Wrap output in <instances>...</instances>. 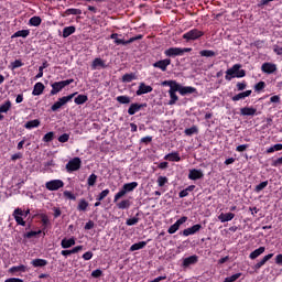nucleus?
Returning <instances> with one entry per match:
<instances>
[{"label": "nucleus", "mask_w": 282, "mask_h": 282, "mask_svg": "<svg viewBox=\"0 0 282 282\" xmlns=\"http://www.w3.org/2000/svg\"><path fill=\"white\" fill-rule=\"evenodd\" d=\"M43 232V230H37V231H29L26 234L23 235L24 239H32V237H39V235H41Z\"/></svg>", "instance_id": "obj_49"}, {"label": "nucleus", "mask_w": 282, "mask_h": 282, "mask_svg": "<svg viewBox=\"0 0 282 282\" xmlns=\"http://www.w3.org/2000/svg\"><path fill=\"white\" fill-rule=\"evenodd\" d=\"M202 177H204V172H202V170H197V169H193L189 170L188 173V180H202Z\"/></svg>", "instance_id": "obj_17"}, {"label": "nucleus", "mask_w": 282, "mask_h": 282, "mask_svg": "<svg viewBox=\"0 0 282 282\" xmlns=\"http://www.w3.org/2000/svg\"><path fill=\"white\" fill-rule=\"evenodd\" d=\"M267 186H268V181L261 182L254 187V193H261V191H263V188H267Z\"/></svg>", "instance_id": "obj_52"}, {"label": "nucleus", "mask_w": 282, "mask_h": 282, "mask_svg": "<svg viewBox=\"0 0 282 282\" xmlns=\"http://www.w3.org/2000/svg\"><path fill=\"white\" fill-rule=\"evenodd\" d=\"M108 65L100 57H96L91 63V69H107Z\"/></svg>", "instance_id": "obj_14"}, {"label": "nucleus", "mask_w": 282, "mask_h": 282, "mask_svg": "<svg viewBox=\"0 0 282 282\" xmlns=\"http://www.w3.org/2000/svg\"><path fill=\"white\" fill-rule=\"evenodd\" d=\"M246 70L241 69V64H235L231 68L226 70L225 79L232 80V78H245Z\"/></svg>", "instance_id": "obj_1"}, {"label": "nucleus", "mask_w": 282, "mask_h": 282, "mask_svg": "<svg viewBox=\"0 0 282 282\" xmlns=\"http://www.w3.org/2000/svg\"><path fill=\"white\" fill-rule=\"evenodd\" d=\"M132 80H135V74L133 73L124 74L122 76V83H131Z\"/></svg>", "instance_id": "obj_47"}, {"label": "nucleus", "mask_w": 282, "mask_h": 282, "mask_svg": "<svg viewBox=\"0 0 282 282\" xmlns=\"http://www.w3.org/2000/svg\"><path fill=\"white\" fill-rule=\"evenodd\" d=\"M188 221V217L183 216L181 217L176 224L172 225L169 229L167 232L169 235H175L176 231L180 230V226H182V224H186Z\"/></svg>", "instance_id": "obj_10"}, {"label": "nucleus", "mask_w": 282, "mask_h": 282, "mask_svg": "<svg viewBox=\"0 0 282 282\" xmlns=\"http://www.w3.org/2000/svg\"><path fill=\"white\" fill-rule=\"evenodd\" d=\"M87 100H89V97H87V95H78L74 102L75 105H85V102H87Z\"/></svg>", "instance_id": "obj_41"}, {"label": "nucleus", "mask_w": 282, "mask_h": 282, "mask_svg": "<svg viewBox=\"0 0 282 282\" xmlns=\"http://www.w3.org/2000/svg\"><path fill=\"white\" fill-rule=\"evenodd\" d=\"M218 219H219V221H221V224H226V221H232V219H235V214L234 213H227V214L221 213L218 216Z\"/></svg>", "instance_id": "obj_25"}, {"label": "nucleus", "mask_w": 282, "mask_h": 282, "mask_svg": "<svg viewBox=\"0 0 282 282\" xmlns=\"http://www.w3.org/2000/svg\"><path fill=\"white\" fill-rule=\"evenodd\" d=\"M202 36H204V31H200L199 29H192L183 34L185 41H197V39H202Z\"/></svg>", "instance_id": "obj_7"}, {"label": "nucleus", "mask_w": 282, "mask_h": 282, "mask_svg": "<svg viewBox=\"0 0 282 282\" xmlns=\"http://www.w3.org/2000/svg\"><path fill=\"white\" fill-rule=\"evenodd\" d=\"M74 96H76V93L58 98V100L51 106V111H58V109H63V107H65V105L69 102Z\"/></svg>", "instance_id": "obj_4"}, {"label": "nucleus", "mask_w": 282, "mask_h": 282, "mask_svg": "<svg viewBox=\"0 0 282 282\" xmlns=\"http://www.w3.org/2000/svg\"><path fill=\"white\" fill-rule=\"evenodd\" d=\"M61 246L62 248H64L65 250H67V248H72V246H76V239L75 238H64L62 241H61Z\"/></svg>", "instance_id": "obj_26"}, {"label": "nucleus", "mask_w": 282, "mask_h": 282, "mask_svg": "<svg viewBox=\"0 0 282 282\" xmlns=\"http://www.w3.org/2000/svg\"><path fill=\"white\" fill-rule=\"evenodd\" d=\"M12 215L18 226H25V220H23V217H28L30 215V209L23 212L21 208H15Z\"/></svg>", "instance_id": "obj_6"}, {"label": "nucleus", "mask_w": 282, "mask_h": 282, "mask_svg": "<svg viewBox=\"0 0 282 282\" xmlns=\"http://www.w3.org/2000/svg\"><path fill=\"white\" fill-rule=\"evenodd\" d=\"M169 65H171V58L160 59L153 64V67L156 69H161V72H166L169 68Z\"/></svg>", "instance_id": "obj_11"}, {"label": "nucleus", "mask_w": 282, "mask_h": 282, "mask_svg": "<svg viewBox=\"0 0 282 282\" xmlns=\"http://www.w3.org/2000/svg\"><path fill=\"white\" fill-rule=\"evenodd\" d=\"M110 191L104 189L101 193H99V195L96 197L97 202H102V199H105V197H107L109 195Z\"/></svg>", "instance_id": "obj_54"}, {"label": "nucleus", "mask_w": 282, "mask_h": 282, "mask_svg": "<svg viewBox=\"0 0 282 282\" xmlns=\"http://www.w3.org/2000/svg\"><path fill=\"white\" fill-rule=\"evenodd\" d=\"M110 39H112V41H115L116 45H129L131 43H134V41H142V39H144V35L139 34V35H135V36L130 37L129 40L124 41L123 39H118V33H112L110 35Z\"/></svg>", "instance_id": "obj_2"}, {"label": "nucleus", "mask_w": 282, "mask_h": 282, "mask_svg": "<svg viewBox=\"0 0 282 282\" xmlns=\"http://www.w3.org/2000/svg\"><path fill=\"white\" fill-rule=\"evenodd\" d=\"M63 196L65 197V199H70L73 202H76V195H74V193L69 191H64Z\"/></svg>", "instance_id": "obj_55"}, {"label": "nucleus", "mask_w": 282, "mask_h": 282, "mask_svg": "<svg viewBox=\"0 0 282 282\" xmlns=\"http://www.w3.org/2000/svg\"><path fill=\"white\" fill-rule=\"evenodd\" d=\"M12 108V102L10 100H7L4 104L0 106V113H8L10 109Z\"/></svg>", "instance_id": "obj_40"}, {"label": "nucleus", "mask_w": 282, "mask_h": 282, "mask_svg": "<svg viewBox=\"0 0 282 282\" xmlns=\"http://www.w3.org/2000/svg\"><path fill=\"white\" fill-rule=\"evenodd\" d=\"M28 36H30V30H20V31H17V32L11 36V39H19V37L28 39Z\"/></svg>", "instance_id": "obj_32"}, {"label": "nucleus", "mask_w": 282, "mask_h": 282, "mask_svg": "<svg viewBox=\"0 0 282 282\" xmlns=\"http://www.w3.org/2000/svg\"><path fill=\"white\" fill-rule=\"evenodd\" d=\"M261 70L264 74H274V72H276V64H272V63H263L261 66Z\"/></svg>", "instance_id": "obj_15"}, {"label": "nucleus", "mask_w": 282, "mask_h": 282, "mask_svg": "<svg viewBox=\"0 0 282 282\" xmlns=\"http://www.w3.org/2000/svg\"><path fill=\"white\" fill-rule=\"evenodd\" d=\"M58 142H62V143L69 142V134L64 133V134L59 135L58 137Z\"/></svg>", "instance_id": "obj_63"}, {"label": "nucleus", "mask_w": 282, "mask_h": 282, "mask_svg": "<svg viewBox=\"0 0 282 282\" xmlns=\"http://www.w3.org/2000/svg\"><path fill=\"white\" fill-rule=\"evenodd\" d=\"M138 221H140V218L133 217V218L127 219L126 224H127V226H135V224H138Z\"/></svg>", "instance_id": "obj_61"}, {"label": "nucleus", "mask_w": 282, "mask_h": 282, "mask_svg": "<svg viewBox=\"0 0 282 282\" xmlns=\"http://www.w3.org/2000/svg\"><path fill=\"white\" fill-rule=\"evenodd\" d=\"M54 140V132H48L43 137V142H52Z\"/></svg>", "instance_id": "obj_62"}, {"label": "nucleus", "mask_w": 282, "mask_h": 282, "mask_svg": "<svg viewBox=\"0 0 282 282\" xmlns=\"http://www.w3.org/2000/svg\"><path fill=\"white\" fill-rule=\"evenodd\" d=\"M117 208H119V210H127V209L131 208V200L123 199V200L117 203Z\"/></svg>", "instance_id": "obj_31"}, {"label": "nucleus", "mask_w": 282, "mask_h": 282, "mask_svg": "<svg viewBox=\"0 0 282 282\" xmlns=\"http://www.w3.org/2000/svg\"><path fill=\"white\" fill-rule=\"evenodd\" d=\"M65 14H67V17L69 15H78V14H83V11L80 9H67L65 11Z\"/></svg>", "instance_id": "obj_53"}, {"label": "nucleus", "mask_w": 282, "mask_h": 282, "mask_svg": "<svg viewBox=\"0 0 282 282\" xmlns=\"http://www.w3.org/2000/svg\"><path fill=\"white\" fill-rule=\"evenodd\" d=\"M74 83V79H66L62 82H55L51 85L52 90H51V96H56V94L63 91L67 85H72Z\"/></svg>", "instance_id": "obj_3"}, {"label": "nucleus", "mask_w": 282, "mask_h": 282, "mask_svg": "<svg viewBox=\"0 0 282 282\" xmlns=\"http://www.w3.org/2000/svg\"><path fill=\"white\" fill-rule=\"evenodd\" d=\"M117 102H119L120 105H129L131 102V97L124 95L118 96Z\"/></svg>", "instance_id": "obj_42"}, {"label": "nucleus", "mask_w": 282, "mask_h": 282, "mask_svg": "<svg viewBox=\"0 0 282 282\" xmlns=\"http://www.w3.org/2000/svg\"><path fill=\"white\" fill-rule=\"evenodd\" d=\"M272 257H274V253H269L264 256L258 263L254 264V270H261V268H263V264L268 263V261H270Z\"/></svg>", "instance_id": "obj_21"}, {"label": "nucleus", "mask_w": 282, "mask_h": 282, "mask_svg": "<svg viewBox=\"0 0 282 282\" xmlns=\"http://www.w3.org/2000/svg\"><path fill=\"white\" fill-rule=\"evenodd\" d=\"M41 221H42L43 230H45V228H47V225L50 224V217H47V215L43 214L41 216Z\"/></svg>", "instance_id": "obj_57"}, {"label": "nucleus", "mask_w": 282, "mask_h": 282, "mask_svg": "<svg viewBox=\"0 0 282 282\" xmlns=\"http://www.w3.org/2000/svg\"><path fill=\"white\" fill-rule=\"evenodd\" d=\"M200 56H205L206 58H213V56H217V53L215 51L210 50H203L199 52Z\"/></svg>", "instance_id": "obj_44"}, {"label": "nucleus", "mask_w": 282, "mask_h": 282, "mask_svg": "<svg viewBox=\"0 0 282 282\" xmlns=\"http://www.w3.org/2000/svg\"><path fill=\"white\" fill-rule=\"evenodd\" d=\"M76 32V26H66L63 30V39H67L68 36H72Z\"/></svg>", "instance_id": "obj_36"}, {"label": "nucleus", "mask_w": 282, "mask_h": 282, "mask_svg": "<svg viewBox=\"0 0 282 282\" xmlns=\"http://www.w3.org/2000/svg\"><path fill=\"white\" fill-rule=\"evenodd\" d=\"M142 248H147V241H140V242L133 243L130 247V251L135 252V250H142Z\"/></svg>", "instance_id": "obj_37"}, {"label": "nucleus", "mask_w": 282, "mask_h": 282, "mask_svg": "<svg viewBox=\"0 0 282 282\" xmlns=\"http://www.w3.org/2000/svg\"><path fill=\"white\" fill-rule=\"evenodd\" d=\"M202 229V225L200 224H196L189 228H186L182 231L183 237H191V235H195L197 232H199V230Z\"/></svg>", "instance_id": "obj_12"}, {"label": "nucleus", "mask_w": 282, "mask_h": 282, "mask_svg": "<svg viewBox=\"0 0 282 282\" xmlns=\"http://www.w3.org/2000/svg\"><path fill=\"white\" fill-rule=\"evenodd\" d=\"M24 127L26 129H36V127H41V120L39 119H35V120H31V121H28Z\"/></svg>", "instance_id": "obj_35"}, {"label": "nucleus", "mask_w": 282, "mask_h": 282, "mask_svg": "<svg viewBox=\"0 0 282 282\" xmlns=\"http://www.w3.org/2000/svg\"><path fill=\"white\" fill-rule=\"evenodd\" d=\"M181 96H187V94H197V88L193 86H181Z\"/></svg>", "instance_id": "obj_27"}, {"label": "nucleus", "mask_w": 282, "mask_h": 282, "mask_svg": "<svg viewBox=\"0 0 282 282\" xmlns=\"http://www.w3.org/2000/svg\"><path fill=\"white\" fill-rule=\"evenodd\" d=\"M164 160L169 162H180L182 158L180 156V152H171L164 156Z\"/></svg>", "instance_id": "obj_24"}, {"label": "nucleus", "mask_w": 282, "mask_h": 282, "mask_svg": "<svg viewBox=\"0 0 282 282\" xmlns=\"http://www.w3.org/2000/svg\"><path fill=\"white\" fill-rule=\"evenodd\" d=\"M250 96H252V90H246L231 97V100L232 102H238V100H245V98H248Z\"/></svg>", "instance_id": "obj_18"}, {"label": "nucleus", "mask_w": 282, "mask_h": 282, "mask_svg": "<svg viewBox=\"0 0 282 282\" xmlns=\"http://www.w3.org/2000/svg\"><path fill=\"white\" fill-rule=\"evenodd\" d=\"M263 252H265V247H260V248L253 250L249 254V258L252 259V260L258 259V257H261V254H263Z\"/></svg>", "instance_id": "obj_30"}, {"label": "nucleus", "mask_w": 282, "mask_h": 282, "mask_svg": "<svg viewBox=\"0 0 282 282\" xmlns=\"http://www.w3.org/2000/svg\"><path fill=\"white\" fill-rule=\"evenodd\" d=\"M199 261V257L197 256H189L183 260V267L188 268V265H195Z\"/></svg>", "instance_id": "obj_20"}, {"label": "nucleus", "mask_w": 282, "mask_h": 282, "mask_svg": "<svg viewBox=\"0 0 282 282\" xmlns=\"http://www.w3.org/2000/svg\"><path fill=\"white\" fill-rule=\"evenodd\" d=\"M271 165L274 166V167L282 166V156L272 161Z\"/></svg>", "instance_id": "obj_64"}, {"label": "nucleus", "mask_w": 282, "mask_h": 282, "mask_svg": "<svg viewBox=\"0 0 282 282\" xmlns=\"http://www.w3.org/2000/svg\"><path fill=\"white\" fill-rule=\"evenodd\" d=\"M163 85H169L170 86L169 91H172V93H177L178 91V94H181V91H182V85L177 84V82H173V80L164 82Z\"/></svg>", "instance_id": "obj_19"}, {"label": "nucleus", "mask_w": 282, "mask_h": 282, "mask_svg": "<svg viewBox=\"0 0 282 282\" xmlns=\"http://www.w3.org/2000/svg\"><path fill=\"white\" fill-rule=\"evenodd\" d=\"M151 91H153V87L148 86L144 83H141L137 90V96H143V94H151Z\"/></svg>", "instance_id": "obj_16"}, {"label": "nucleus", "mask_w": 282, "mask_h": 282, "mask_svg": "<svg viewBox=\"0 0 282 282\" xmlns=\"http://www.w3.org/2000/svg\"><path fill=\"white\" fill-rule=\"evenodd\" d=\"M19 67H23V62L21 59H15L11 63V69H19Z\"/></svg>", "instance_id": "obj_59"}, {"label": "nucleus", "mask_w": 282, "mask_h": 282, "mask_svg": "<svg viewBox=\"0 0 282 282\" xmlns=\"http://www.w3.org/2000/svg\"><path fill=\"white\" fill-rule=\"evenodd\" d=\"M170 94V101L169 105L173 106L180 100V97H177V93L169 91Z\"/></svg>", "instance_id": "obj_46"}, {"label": "nucleus", "mask_w": 282, "mask_h": 282, "mask_svg": "<svg viewBox=\"0 0 282 282\" xmlns=\"http://www.w3.org/2000/svg\"><path fill=\"white\" fill-rule=\"evenodd\" d=\"M248 87V83L246 80L238 82L236 84L237 91H245V89Z\"/></svg>", "instance_id": "obj_51"}, {"label": "nucleus", "mask_w": 282, "mask_h": 282, "mask_svg": "<svg viewBox=\"0 0 282 282\" xmlns=\"http://www.w3.org/2000/svg\"><path fill=\"white\" fill-rule=\"evenodd\" d=\"M188 52H193V48L170 47V48L164 51V54H165V56H169V57L173 58L175 56H184V54H186Z\"/></svg>", "instance_id": "obj_5"}, {"label": "nucleus", "mask_w": 282, "mask_h": 282, "mask_svg": "<svg viewBox=\"0 0 282 282\" xmlns=\"http://www.w3.org/2000/svg\"><path fill=\"white\" fill-rule=\"evenodd\" d=\"M83 164V161H80V158L76 156L73 160L68 161L66 164V171L68 173H74V171H78Z\"/></svg>", "instance_id": "obj_8"}, {"label": "nucleus", "mask_w": 282, "mask_h": 282, "mask_svg": "<svg viewBox=\"0 0 282 282\" xmlns=\"http://www.w3.org/2000/svg\"><path fill=\"white\" fill-rule=\"evenodd\" d=\"M241 278V273H236L231 276H227L224 282H235L237 281V279H240Z\"/></svg>", "instance_id": "obj_58"}, {"label": "nucleus", "mask_w": 282, "mask_h": 282, "mask_svg": "<svg viewBox=\"0 0 282 282\" xmlns=\"http://www.w3.org/2000/svg\"><path fill=\"white\" fill-rule=\"evenodd\" d=\"M87 208H89V202H87L85 198L79 199L77 210L85 213L87 212Z\"/></svg>", "instance_id": "obj_29"}, {"label": "nucleus", "mask_w": 282, "mask_h": 282, "mask_svg": "<svg viewBox=\"0 0 282 282\" xmlns=\"http://www.w3.org/2000/svg\"><path fill=\"white\" fill-rule=\"evenodd\" d=\"M262 89H265V82H259L254 85V91H262Z\"/></svg>", "instance_id": "obj_60"}, {"label": "nucleus", "mask_w": 282, "mask_h": 282, "mask_svg": "<svg viewBox=\"0 0 282 282\" xmlns=\"http://www.w3.org/2000/svg\"><path fill=\"white\" fill-rule=\"evenodd\" d=\"M193 191H195V185H189L188 187L178 193V197H188V193H193Z\"/></svg>", "instance_id": "obj_34"}, {"label": "nucleus", "mask_w": 282, "mask_h": 282, "mask_svg": "<svg viewBox=\"0 0 282 282\" xmlns=\"http://www.w3.org/2000/svg\"><path fill=\"white\" fill-rule=\"evenodd\" d=\"M96 182H98V175L90 174L88 180H87L88 186H96Z\"/></svg>", "instance_id": "obj_48"}, {"label": "nucleus", "mask_w": 282, "mask_h": 282, "mask_svg": "<svg viewBox=\"0 0 282 282\" xmlns=\"http://www.w3.org/2000/svg\"><path fill=\"white\" fill-rule=\"evenodd\" d=\"M41 23H42L41 17H32L29 20V24L33 25V28H39V25H41Z\"/></svg>", "instance_id": "obj_43"}, {"label": "nucleus", "mask_w": 282, "mask_h": 282, "mask_svg": "<svg viewBox=\"0 0 282 282\" xmlns=\"http://www.w3.org/2000/svg\"><path fill=\"white\" fill-rule=\"evenodd\" d=\"M10 272H28V267H25L24 264L11 267Z\"/></svg>", "instance_id": "obj_45"}, {"label": "nucleus", "mask_w": 282, "mask_h": 282, "mask_svg": "<svg viewBox=\"0 0 282 282\" xmlns=\"http://www.w3.org/2000/svg\"><path fill=\"white\" fill-rule=\"evenodd\" d=\"M63 186H65L63 180H52L45 183V188L47 191H59Z\"/></svg>", "instance_id": "obj_9"}, {"label": "nucleus", "mask_w": 282, "mask_h": 282, "mask_svg": "<svg viewBox=\"0 0 282 282\" xmlns=\"http://www.w3.org/2000/svg\"><path fill=\"white\" fill-rule=\"evenodd\" d=\"M156 182H158L160 187L165 186V184H169V177L159 176Z\"/></svg>", "instance_id": "obj_56"}, {"label": "nucleus", "mask_w": 282, "mask_h": 282, "mask_svg": "<svg viewBox=\"0 0 282 282\" xmlns=\"http://www.w3.org/2000/svg\"><path fill=\"white\" fill-rule=\"evenodd\" d=\"M127 191L122 187L116 195L113 198V202H118V199H122V197H124L127 195Z\"/></svg>", "instance_id": "obj_50"}, {"label": "nucleus", "mask_w": 282, "mask_h": 282, "mask_svg": "<svg viewBox=\"0 0 282 282\" xmlns=\"http://www.w3.org/2000/svg\"><path fill=\"white\" fill-rule=\"evenodd\" d=\"M31 263L33 268H45V265H47V260L34 259Z\"/></svg>", "instance_id": "obj_33"}, {"label": "nucleus", "mask_w": 282, "mask_h": 282, "mask_svg": "<svg viewBox=\"0 0 282 282\" xmlns=\"http://www.w3.org/2000/svg\"><path fill=\"white\" fill-rule=\"evenodd\" d=\"M144 107H147V104H131L128 109V113L129 116H135V113H138V111H140L141 109H144Z\"/></svg>", "instance_id": "obj_13"}, {"label": "nucleus", "mask_w": 282, "mask_h": 282, "mask_svg": "<svg viewBox=\"0 0 282 282\" xmlns=\"http://www.w3.org/2000/svg\"><path fill=\"white\" fill-rule=\"evenodd\" d=\"M80 250H83V246H77L70 250H62L61 254L63 257H69V254H76V253L80 252Z\"/></svg>", "instance_id": "obj_28"}, {"label": "nucleus", "mask_w": 282, "mask_h": 282, "mask_svg": "<svg viewBox=\"0 0 282 282\" xmlns=\"http://www.w3.org/2000/svg\"><path fill=\"white\" fill-rule=\"evenodd\" d=\"M240 116H257V108L243 107L240 109Z\"/></svg>", "instance_id": "obj_23"}, {"label": "nucleus", "mask_w": 282, "mask_h": 282, "mask_svg": "<svg viewBox=\"0 0 282 282\" xmlns=\"http://www.w3.org/2000/svg\"><path fill=\"white\" fill-rule=\"evenodd\" d=\"M45 91V85L43 83L39 82L34 85L32 96H41Z\"/></svg>", "instance_id": "obj_22"}, {"label": "nucleus", "mask_w": 282, "mask_h": 282, "mask_svg": "<svg viewBox=\"0 0 282 282\" xmlns=\"http://www.w3.org/2000/svg\"><path fill=\"white\" fill-rule=\"evenodd\" d=\"M138 186V182H131V183H126L123 184V188L126 193H131L135 191V187Z\"/></svg>", "instance_id": "obj_39"}, {"label": "nucleus", "mask_w": 282, "mask_h": 282, "mask_svg": "<svg viewBox=\"0 0 282 282\" xmlns=\"http://www.w3.org/2000/svg\"><path fill=\"white\" fill-rule=\"evenodd\" d=\"M185 135H195L197 133H199V128H197V126H192L191 128H187L184 130Z\"/></svg>", "instance_id": "obj_38"}]
</instances>
